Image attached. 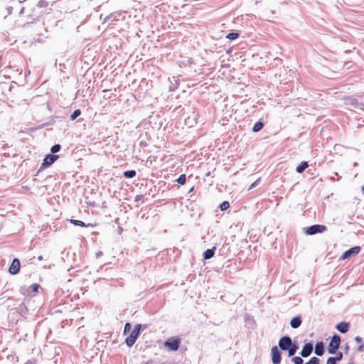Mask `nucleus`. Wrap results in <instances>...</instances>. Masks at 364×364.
<instances>
[{"instance_id":"nucleus-1","label":"nucleus","mask_w":364,"mask_h":364,"mask_svg":"<svg viewBox=\"0 0 364 364\" xmlns=\"http://www.w3.org/2000/svg\"><path fill=\"white\" fill-rule=\"evenodd\" d=\"M181 342V338L178 337H171L165 341L164 345L168 350L176 351L179 348Z\"/></svg>"},{"instance_id":"nucleus-2","label":"nucleus","mask_w":364,"mask_h":364,"mask_svg":"<svg viewBox=\"0 0 364 364\" xmlns=\"http://www.w3.org/2000/svg\"><path fill=\"white\" fill-rule=\"evenodd\" d=\"M140 329H141V325L140 324L136 325L134 326V328L130 333V335L126 338L125 342H126V344L129 347L132 346L134 344V343L136 342V341L139 336Z\"/></svg>"},{"instance_id":"nucleus-3","label":"nucleus","mask_w":364,"mask_h":364,"mask_svg":"<svg viewBox=\"0 0 364 364\" xmlns=\"http://www.w3.org/2000/svg\"><path fill=\"white\" fill-rule=\"evenodd\" d=\"M341 344V338L338 335H334L328 346V351L331 354L336 353Z\"/></svg>"},{"instance_id":"nucleus-4","label":"nucleus","mask_w":364,"mask_h":364,"mask_svg":"<svg viewBox=\"0 0 364 364\" xmlns=\"http://www.w3.org/2000/svg\"><path fill=\"white\" fill-rule=\"evenodd\" d=\"M326 230V227L322 225H314L309 227L306 230L307 235H314L316 233H321Z\"/></svg>"},{"instance_id":"nucleus-5","label":"nucleus","mask_w":364,"mask_h":364,"mask_svg":"<svg viewBox=\"0 0 364 364\" xmlns=\"http://www.w3.org/2000/svg\"><path fill=\"white\" fill-rule=\"evenodd\" d=\"M360 251V247L359 246L353 247L348 250L346 251L341 256V259H346L350 257H353L357 255Z\"/></svg>"},{"instance_id":"nucleus-6","label":"nucleus","mask_w":364,"mask_h":364,"mask_svg":"<svg viewBox=\"0 0 364 364\" xmlns=\"http://www.w3.org/2000/svg\"><path fill=\"white\" fill-rule=\"evenodd\" d=\"M292 344L291 339L288 336L282 337L279 341V346L282 350H286L289 347H291Z\"/></svg>"},{"instance_id":"nucleus-7","label":"nucleus","mask_w":364,"mask_h":364,"mask_svg":"<svg viewBox=\"0 0 364 364\" xmlns=\"http://www.w3.org/2000/svg\"><path fill=\"white\" fill-rule=\"evenodd\" d=\"M271 354L273 364H280L281 355L277 346H274L272 348Z\"/></svg>"},{"instance_id":"nucleus-8","label":"nucleus","mask_w":364,"mask_h":364,"mask_svg":"<svg viewBox=\"0 0 364 364\" xmlns=\"http://www.w3.org/2000/svg\"><path fill=\"white\" fill-rule=\"evenodd\" d=\"M58 159V155L48 154L42 163V167H48L53 164Z\"/></svg>"},{"instance_id":"nucleus-9","label":"nucleus","mask_w":364,"mask_h":364,"mask_svg":"<svg viewBox=\"0 0 364 364\" xmlns=\"http://www.w3.org/2000/svg\"><path fill=\"white\" fill-rule=\"evenodd\" d=\"M20 270V261L18 259L15 258L9 267V271L11 274H16Z\"/></svg>"},{"instance_id":"nucleus-10","label":"nucleus","mask_w":364,"mask_h":364,"mask_svg":"<svg viewBox=\"0 0 364 364\" xmlns=\"http://www.w3.org/2000/svg\"><path fill=\"white\" fill-rule=\"evenodd\" d=\"M313 350V346L311 343H306L301 350L300 354L302 357L306 358L311 355Z\"/></svg>"},{"instance_id":"nucleus-11","label":"nucleus","mask_w":364,"mask_h":364,"mask_svg":"<svg viewBox=\"0 0 364 364\" xmlns=\"http://www.w3.org/2000/svg\"><path fill=\"white\" fill-rule=\"evenodd\" d=\"M336 328L338 331H339L341 333H346L348 331L349 328V323L346 322H341L336 326Z\"/></svg>"},{"instance_id":"nucleus-12","label":"nucleus","mask_w":364,"mask_h":364,"mask_svg":"<svg viewBox=\"0 0 364 364\" xmlns=\"http://www.w3.org/2000/svg\"><path fill=\"white\" fill-rule=\"evenodd\" d=\"M40 285L38 284H33L28 288V294L31 296L36 295L38 292Z\"/></svg>"},{"instance_id":"nucleus-13","label":"nucleus","mask_w":364,"mask_h":364,"mask_svg":"<svg viewBox=\"0 0 364 364\" xmlns=\"http://www.w3.org/2000/svg\"><path fill=\"white\" fill-rule=\"evenodd\" d=\"M314 352L317 355H319V356H321L323 354L324 350H323V344L322 342H318L316 344Z\"/></svg>"},{"instance_id":"nucleus-14","label":"nucleus","mask_w":364,"mask_h":364,"mask_svg":"<svg viewBox=\"0 0 364 364\" xmlns=\"http://www.w3.org/2000/svg\"><path fill=\"white\" fill-rule=\"evenodd\" d=\"M291 326L294 328H296L301 324V319L299 316L294 317L291 320Z\"/></svg>"},{"instance_id":"nucleus-15","label":"nucleus","mask_w":364,"mask_h":364,"mask_svg":"<svg viewBox=\"0 0 364 364\" xmlns=\"http://www.w3.org/2000/svg\"><path fill=\"white\" fill-rule=\"evenodd\" d=\"M214 249H208L206 250L204 253H203V257L205 259H210L213 257L214 255Z\"/></svg>"},{"instance_id":"nucleus-16","label":"nucleus","mask_w":364,"mask_h":364,"mask_svg":"<svg viewBox=\"0 0 364 364\" xmlns=\"http://www.w3.org/2000/svg\"><path fill=\"white\" fill-rule=\"evenodd\" d=\"M70 223L75 225L80 226V227H89V226H93L91 224L86 225L84 222L78 220H74L71 219Z\"/></svg>"},{"instance_id":"nucleus-17","label":"nucleus","mask_w":364,"mask_h":364,"mask_svg":"<svg viewBox=\"0 0 364 364\" xmlns=\"http://www.w3.org/2000/svg\"><path fill=\"white\" fill-rule=\"evenodd\" d=\"M308 167V164L306 161L301 162L299 166L296 168V171L298 173L303 172Z\"/></svg>"},{"instance_id":"nucleus-18","label":"nucleus","mask_w":364,"mask_h":364,"mask_svg":"<svg viewBox=\"0 0 364 364\" xmlns=\"http://www.w3.org/2000/svg\"><path fill=\"white\" fill-rule=\"evenodd\" d=\"M263 127H264V124L262 122H257L255 124V125L252 128V130L255 132H257L260 131L263 128Z\"/></svg>"},{"instance_id":"nucleus-19","label":"nucleus","mask_w":364,"mask_h":364,"mask_svg":"<svg viewBox=\"0 0 364 364\" xmlns=\"http://www.w3.org/2000/svg\"><path fill=\"white\" fill-rule=\"evenodd\" d=\"M296 346L291 344V347H289V348L287 349L289 352V356H292L293 355H294V353L296 351Z\"/></svg>"},{"instance_id":"nucleus-20","label":"nucleus","mask_w":364,"mask_h":364,"mask_svg":"<svg viewBox=\"0 0 364 364\" xmlns=\"http://www.w3.org/2000/svg\"><path fill=\"white\" fill-rule=\"evenodd\" d=\"M136 171L134 170L127 171L124 173V176L127 178H132L135 176Z\"/></svg>"},{"instance_id":"nucleus-21","label":"nucleus","mask_w":364,"mask_h":364,"mask_svg":"<svg viewBox=\"0 0 364 364\" xmlns=\"http://www.w3.org/2000/svg\"><path fill=\"white\" fill-rule=\"evenodd\" d=\"M81 114V111L77 109H75L73 114H71L70 116V119L71 120H75L78 116H80Z\"/></svg>"},{"instance_id":"nucleus-22","label":"nucleus","mask_w":364,"mask_h":364,"mask_svg":"<svg viewBox=\"0 0 364 364\" xmlns=\"http://www.w3.org/2000/svg\"><path fill=\"white\" fill-rule=\"evenodd\" d=\"M239 36L237 33H230L227 35L226 38L230 40H235Z\"/></svg>"},{"instance_id":"nucleus-23","label":"nucleus","mask_w":364,"mask_h":364,"mask_svg":"<svg viewBox=\"0 0 364 364\" xmlns=\"http://www.w3.org/2000/svg\"><path fill=\"white\" fill-rule=\"evenodd\" d=\"M229 207H230V204L228 201H223L220 205L221 210H225L228 209Z\"/></svg>"},{"instance_id":"nucleus-24","label":"nucleus","mask_w":364,"mask_h":364,"mask_svg":"<svg viewBox=\"0 0 364 364\" xmlns=\"http://www.w3.org/2000/svg\"><path fill=\"white\" fill-rule=\"evenodd\" d=\"M305 364H319V359L316 357H313Z\"/></svg>"},{"instance_id":"nucleus-25","label":"nucleus","mask_w":364,"mask_h":364,"mask_svg":"<svg viewBox=\"0 0 364 364\" xmlns=\"http://www.w3.org/2000/svg\"><path fill=\"white\" fill-rule=\"evenodd\" d=\"M60 145L55 144L51 147L50 151L54 154V153L58 152L60 151Z\"/></svg>"},{"instance_id":"nucleus-26","label":"nucleus","mask_w":364,"mask_h":364,"mask_svg":"<svg viewBox=\"0 0 364 364\" xmlns=\"http://www.w3.org/2000/svg\"><path fill=\"white\" fill-rule=\"evenodd\" d=\"M292 361L294 363V364H302L303 360L301 358L296 356L292 358Z\"/></svg>"},{"instance_id":"nucleus-27","label":"nucleus","mask_w":364,"mask_h":364,"mask_svg":"<svg viewBox=\"0 0 364 364\" xmlns=\"http://www.w3.org/2000/svg\"><path fill=\"white\" fill-rule=\"evenodd\" d=\"M186 177L185 174H182L179 176V178L176 181V182H186Z\"/></svg>"},{"instance_id":"nucleus-28","label":"nucleus","mask_w":364,"mask_h":364,"mask_svg":"<svg viewBox=\"0 0 364 364\" xmlns=\"http://www.w3.org/2000/svg\"><path fill=\"white\" fill-rule=\"evenodd\" d=\"M131 329V325L129 323H127L124 326V333H127V332H129Z\"/></svg>"},{"instance_id":"nucleus-29","label":"nucleus","mask_w":364,"mask_h":364,"mask_svg":"<svg viewBox=\"0 0 364 364\" xmlns=\"http://www.w3.org/2000/svg\"><path fill=\"white\" fill-rule=\"evenodd\" d=\"M327 364H336V359H334V358H333V357H330V358L327 360Z\"/></svg>"},{"instance_id":"nucleus-30","label":"nucleus","mask_w":364,"mask_h":364,"mask_svg":"<svg viewBox=\"0 0 364 364\" xmlns=\"http://www.w3.org/2000/svg\"><path fill=\"white\" fill-rule=\"evenodd\" d=\"M343 358V354L341 352H339L336 354V356L334 358L336 359V361L341 360Z\"/></svg>"},{"instance_id":"nucleus-31","label":"nucleus","mask_w":364,"mask_h":364,"mask_svg":"<svg viewBox=\"0 0 364 364\" xmlns=\"http://www.w3.org/2000/svg\"><path fill=\"white\" fill-rule=\"evenodd\" d=\"M142 198H143V195H137L135 197V201H139L142 199Z\"/></svg>"},{"instance_id":"nucleus-32","label":"nucleus","mask_w":364,"mask_h":364,"mask_svg":"<svg viewBox=\"0 0 364 364\" xmlns=\"http://www.w3.org/2000/svg\"><path fill=\"white\" fill-rule=\"evenodd\" d=\"M355 341L358 343H362V338L360 337H359V336L355 337Z\"/></svg>"},{"instance_id":"nucleus-33","label":"nucleus","mask_w":364,"mask_h":364,"mask_svg":"<svg viewBox=\"0 0 364 364\" xmlns=\"http://www.w3.org/2000/svg\"><path fill=\"white\" fill-rule=\"evenodd\" d=\"M363 345L362 344L361 346H360L358 347V350H359V351H361V350H363Z\"/></svg>"},{"instance_id":"nucleus-34","label":"nucleus","mask_w":364,"mask_h":364,"mask_svg":"<svg viewBox=\"0 0 364 364\" xmlns=\"http://www.w3.org/2000/svg\"><path fill=\"white\" fill-rule=\"evenodd\" d=\"M255 183H252V185L250 186V187L249 188V190L252 189L254 186H255Z\"/></svg>"},{"instance_id":"nucleus-35","label":"nucleus","mask_w":364,"mask_h":364,"mask_svg":"<svg viewBox=\"0 0 364 364\" xmlns=\"http://www.w3.org/2000/svg\"><path fill=\"white\" fill-rule=\"evenodd\" d=\"M38 259L39 260H43V256H39Z\"/></svg>"},{"instance_id":"nucleus-36","label":"nucleus","mask_w":364,"mask_h":364,"mask_svg":"<svg viewBox=\"0 0 364 364\" xmlns=\"http://www.w3.org/2000/svg\"><path fill=\"white\" fill-rule=\"evenodd\" d=\"M348 364H355L354 363H349Z\"/></svg>"}]
</instances>
